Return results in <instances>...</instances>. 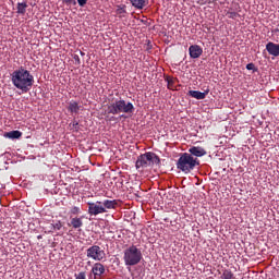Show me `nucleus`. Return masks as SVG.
<instances>
[{
    "mask_svg": "<svg viewBox=\"0 0 279 279\" xmlns=\"http://www.w3.org/2000/svg\"><path fill=\"white\" fill-rule=\"evenodd\" d=\"M266 50L268 51V53L270 56L278 57V54H279V45L274 44V43L270 41L266 45Z\"/></svg>",
    "mask_w": 279,
    "mask_h": 279,
    "instance_id": "nucleus-12",
    "label": "nucleus"
},
{
    "mask_svg": "<svg viewBox=\"0 0 279 279\" xmlns=\"http://www.w3.org/2000/svg\"><path fill=\"white\" fill-rule=\"evenodd\" d=\"M143 260V253L136 246L132 245L124 251V263L126 266L133 267Z\"/></svg>",
    "mask_w": 279,
    "mask_h": 279,
    "instance_id": "nucleus-5",
    "label": "nucleus"
},
{
    "mask_svg": "<svg viewBox=\"0 0 279 279\" xmlns=\"http://www.w3.org/2000/svg\"><path fill=\"white\" fill-rule=\"evenodd\" d=\"M107 110L109 114H132V112H134V105H132V102L120 99L109 105Z\"/></svg>",
    "mask_w": 279,
    "mask_h": 279,
    "instance_id": "nucleus-3",
    "label": "nucleus"
},
{
    "mask_svg": "<svg viewBox=\"0 0 279 279\" xmlns=\"http://www.w3.org/2000/svg\"><path fill=\"white\" fill-rule=\"evenodd\" d=\"M77 213H80V208H78V207H73V208L71 209V214H72V215H77Z\"/></svg>",
    "mask_w": 279,
    "mask_h": 279,
    "instance_id": "nucleus-23",
    "label": "nucleus"
},
{
    "mask_svg": "<svg viewBox=\"0 0 279 279\" xmlns=\"http://www.w3.org/2000/svg\"><path fill=\"white\" fill-rule=\"evenodd\" d=\"M69 110L72 112H78L80 106L77 105V102H70Z\"/></svg>",
    "mask_w": 279,
    "mask_h": 279,
    "instance_id": "nucleus-19",
    "label": "nucleus"
},
{
    "mask_svg": "<svg viewBox=\"0 0 279 279\" xmlns=\"http://www.w3.org/2000/svg\"><path fill=\"white\" fill-rule=\"evenodd\" d=\"M87 258H92L93 260H104L106 258V252L101 250L98 245H94L87 248Z\"/></svg>",
    "mask_w": 279,
    "mask_h": 279,
    "instance_id": "nucleus-6",
    "label": "nucleus"
},
{
    "mask_svg": "<svg viewBox=\"0 0 279 279\" xmlns=\"http://www.w3.org/2000/svg\"><path fill=\"white\" fill-rule=\"evenodd\" d=\"M81 56H84V52L80 51Z\"/></svg>",
    "mask_w": 279,
    "mask_h": 279,
    "instance_id": "nucleus-29",
    "label": "nucleus"
},
{
    "mask_svg": "<svg viewBox=\"0 0 279 279\" xmlns=\"http://www.w3.org/2000/svg\"><path fill=\"white\" fill-rule=\"evenodd\" d=\"M94 279H99L102 274H106V267L101 263H96L92 268Z\"/></svg>",
    "mask_w": 279,
    "mask_h": 279,
    "instance_id": "nucleus-8",
    "label": "nucleus"
},
{
    "mask_svg": "<svg viewBox=\"0 0 279 279\" xmlns=\"http://www.w3.org/2000/svg\"><path fill=\"white\" fill-rule=\"evenodd\" d=\"M26 11H27V3L19 2L17 3V14H25Z\"/></svg>",
    "mask_w": 279,
    "mask_h": 279,
    "instance_id": "nucleus-16",
    "label": "nucleus"
},
{
    "mask_svg": "<svg viewBox=\"0 0 279 279\" xmlns=\"http://www.w3.org/2000/svg\"><path fill=\"white\" fill-rule=\"evenodd\" d=\"M168 85L171 86V81H168Z\"/></svg>",
    "mask_w": 279,
    "mask_h": 279,
    "instance_id": "nucleus-27",
    "label": "nucleus"
},
{
    "mask_svg": "<svg viewBox=\"0 0 279 279\" xmlns=\"http://www.w3.org/2000/svg\"><path fill=\"white\" fill-rule=\"evenodd\" d=\"M54 230H60L62 228V222H57L53 225Z\"/></svg>",
    "mask_w": 279,
    "mask_h": 279,
    "instance_id": "nucleus-24",
    "label": "nucleus"
},
{
    "mask_svg": "<svg viewBox=\"0 0 279 279\" xmlns=\"http://www.w3.org/2000/svg\"><path fill=\"white\" fill-rule=\"evenodd\" d=\"M131 3L137 10H143L147 5V0H131Z\"/></svg>",
    "mask_w": 279,
    "mask_h": 279,
    "instance_id": "nucleus-14",
    "label": "nucleus"
},
{
    "mask_svg": "<svg viewBox=\"0 0 279 279\" xmlns=\"http://www.w3.org/2000/svg\"><path fill=\"white\" fill-rule=\"evenodd\" d=\"M88 213L89 215L97 217V215L108 213V210L104 208V205L101 204V202H96V203H88Z\"/></svg>",
    "mask_w": 279,
    "mask_h": 279,
    "instance_id": "nucleus-7",
    "label": "nucleus"
},
{
    "mask_svg": "<svg viewBox=\"0 0 279 279\" xmlns=\"http://www.w3.org/2000/svg\"><path fill=\"white\" fill-rule=\"evenodd\" d=\"M74 60H75V62H76V64H81V61H80V56H77V54H74Z\"/></svg>",
    "mask_w": 279,
    "mask_h": 279,
    "instance_id": "nucleus-25",
    "label": "nucleus"
},
{
    "mask_svg": "<svg viewBox=\"0 0 279 279\" xmlns=\"http://www.w3.org/2000/svg\"><path fill=\"white\" fill-rule=\"evenodd\" d=\"M11 82L22 93H29L34 86V75L21 66L11 74Z\"/></svg>",
    "mask_w": 279,
    "mask_h": 279,
    "instance_id": "nucleus-1",
    "label": "nucleus"
},
{
    "mask_svg": "<svg viewBox=\"0 0 279 279\" xmlns=\"http://www.w3.org/2000/svg\"><path fill=\"white\" fill-rule=\"evenodd\" d=\"M77 3L81 8H84V5H86V3H88V0H77Z\"/></svg>",
    "mask_w": 279,
    "mask_h": 279,
    "instance_id": "nucleus-22",
    "label": "nucleus"
},
{
    "mask_svg": "<svg viewBox=\"0 0 279 279\" xmlns=\"http://www.w3.org/2000/svg\"><path fill=\"white\" fill-rule=\"evenodd\" d=\"M76 279H86V272L82 271L75 275Z\"/></svg>",
    "mask_w": 279,
    "mask_h": 279,
    "instance_id": "nucleus-20",
    "label": "nucleus"
},
{
    "mask_svg": "<svg viewBox=\"0 0 279 279\" xmlns=\"http://www.w3.org/2000/svg\"><path fill=\"white\" fill-rule=\"evenodd\" d=\"M189 151L190 156H195L194 158H202V156H206V150L199 146H192Z\"/></svg>",
    "mask_w": 279,
    "mask_h": 279,
    "instance_id": "nucleus-10",
    "label": "nucleus"
},
{
    "mask_svg": "<svg viewBox=\"0 0 279 279\" xmlns=\"http://www.w3.org/2000/svg\"><path fill=\"white\" fill-rule=\"evenodd\" d=\"M246 69H247V71H256V65H254V63H248L246 65Z\"/></svg>",
    "mask_w": 279,
    "mask_h": 279,
    "instance_id": "nucleus-21",
    "label": "nucleus"
},
{
    "mask_svg": "<svg viewBox=\"0 0 279 279\" xmlns=\"http://www.w3.org/2000/svg\"><path fill=\"white\" fill-rule=\"evenodd\" d=\"M154 165H160V158L154 153H146L137 158L135 167L137 171H145V169Z\"/></svg>",
    "mask_w": 279,
    "mask_h": 279,
    "instance_id": "nucleus-4",
    "label": "nucleus"
},
{
    "mask_svg": "<svg viewBox=\"0 0 279 279\" xmlns=\"http://www.w3.org/2000/svg\"><path fill=\"white\" fill-rule=\"evenodd\" d=\"M5 138H21V136H23V133H21V131H11V132H7L4 133Z\"/></svg>",
    "mask_w": 279,
    "mask_h": 279,
    "instance_id": "nucleus-15",
    "label": "nucleus"
},
{
    "mask_svg": "<svg viewBox=\"0 0 279 279\" xmlns=\"http://www.w3.org/2000/svg\"><path fill=\"white\" fill-rule=\"evenodd\" d=\"M68 3H71V0H65Z\"/></svg>",
    "mask_w": 279,
    "mask_h": 279,
    "instance_id": "nucleus-28",
    "label": "nucleus"
},
{
    "mask_svg": "<svg viewBox=\"0 0 279 279\" xmlns=\"http://www.w3.org/2000/svg\"><path fill=\"white\" fill-rule=\"evenodd\" d=\"M77 125H80V123H77L76 121L72 123V126L75 128V130H77Z\"/></svg>",
    "mask_w": 279,
    "mask_h": 279,
    "instance_id": "nucleus-26",
    "label": "nucleus"
},
{
    "mask_svg": "<svg viewBox=\"0 0 279 279\" xmlns=\"http://www.w3.org/2000/svg\"><path fill=\"white\" fill-rule=\"evenodd\" d=\"M102 208H105V210H112L114 208H117V206L119 205V203L117 201H110V199H105L101 202Z\"/></svg>",
    "mask_w": 279,
    "mask_h": 279,
    "instance_id": "nucleus-13",
    "label": "nucleus"
},
{
    "mask_svg": "<svg viewBox=\"0 0 279 279\" xmlns=\"http://www.w3.org/2000/svg\"><path fill=\"white\" fill-rule=\"evenodd\" d=\"M71 226H72V228L77 229V228H82V226H84V222H82L81 218H73L71 220Z\"/></svg>",
    "mask_w": 279,
    "mask_h": 279,
    "instance_id": "nucleus-17",
    "label": "nucleus"
},
{
    "mask_svg": "<svg viewBox=\"0 0 279 279\" xmlns=\"http://www.w3.org/2000/svg\"><path fill=\"white\" fill-rule=\"evenodd\" d=\"M208 93H210V89H206L203 93L199 90H190L189 95L194 99H206V95H208Z\"/></svg>",
    "mask_w": 279,
    "mask_h": 279,
    "instance_id": "nucleus-11",
    "label": "nucleus"
},
{
    "mask_svg": "<svg viewBox=\"0 0 279 279\" xmlns=\"http://www.w3.org/2000/svg\"><path fill=\"white\" fill-rule=\"evenodd\" d=\"M233 278H234V274H232V271L230 270H225L221 276V279H233Z\"/></svg>",
    "mask_w": 279,
    "mask_h": 279,
    "instance_id": "nucleus-18",
    "label": "nucleus"
},
{
    "mask_svg": "<svg viewBox=\"0 0 279 279\" xmlns=\"http://www.w3.org/2000/svg\"><path fill=\"white\" fill-rule=\"evenodd\" d=\"M195 167H199V160L189 153L181 154L177 161V169L183 173H191Z\"/></svg>",
    "mask_w": 279,
    "mask_h": 279,
    "instance_id": "nucleus-2",
    "label": "nucleus"
},
{
    "mask_svg": "<svg viewBox=\"0 0 279 279\" xmlns=\"http://www.w3.org/2000/svg\"><path fill=\"white\" fill-rule=\"evenodd\" d=\"M189 51H190V57L193 58L194 60L199 58L202 53H204V50L202 49V47L197 45L190 46Z\"/></svg>",
    "mask_w": 279,
    "mask_h": 279,
    "instance_id": "nucleus-9",
    "label": "nucleus"
}]
</instances>
